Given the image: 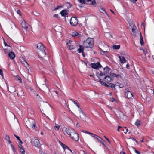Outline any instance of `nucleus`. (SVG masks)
I'll return each mask as SVG.
<instances>
[{
	"label": "nucleus",
	"instance_id": "f257e3e1",
	"mask_svg": "<svg viewBox=\"0 0 154 154\" xmlns=\"http://www.w3.org/2000/svg\"><path fill=\"white\" fill-rule=\"evenodd\" d=\"M94 40L93 38H88L83 43L84 46L86 48H91L94 45Z\"/></svg>",
	"mask_w": 154,
	"mask_h": 154
},
{
	"label": "nucleus",
	"instance_id": "f03ea898",
	"mask_svg": "<svg viewBox=\"0 0 154 154\" xmlns=\"http://www.w3.org/2000/svg\"><path fill=\"white\" fill-rule=\"evenodd\" d=\"M99 82H100L102 85L104 86L107 87H111L112 88H115L116 86L115 85L112 83H109V85H107L106 83H104L100 78H99Z\"/></svg>",
	"mask_w": 154,
	"mask_h": 154
},
{
	"label": "nucleus",
	"instance_id": "7ed1b4c3",
	"mask_svg": "<svg viewBox=\"0 0 154 154\" xmlns=\"http://www.w3.org/2000/svg\"><path fill=\"white\" fill-rule=\"evenodd\" d=\"M31 142L34 144L36 147H39L41 146V144L39 140L37 138L34 137L31 140Z\"/></svg>",
	"mask_w": 154,
	"mask_h": 154
},
{
	"label": "nucleus",
	"instance_id": "20e7f679",
	"mask_svg": "<svg viewBox=\"0 0 154 154\" xmlns=\"http://www.w3.org/2000/svg\"><path fill=\"white\" fill-rule=\"evenodd\" d=\"M70 24L73 26H76L78 23V20L77 18L72 17L70 20Z\"/></svg>",
	"mask_w": 154,
	"mask_h": 154
},
{
	"label": "nucleus",
	"instance_id": "39448f33",
	"mask_svg": "<svg viewBox=\"0 0 154 154\" xmlns=\"http://www.w3.org/2000/svg\"><path fill=\"white\" fill-rule=\"evenodd\" d=\"M70 137L75 141H78L79 139V134L75 131L73 133H72L71 135V137Z\"/></svg>",
	"mask_w": 154,
	"mask_h": 154
},
{
	"label": "nucleus",
	"instance_id": "423d86ee",
	"mask_svg": "<svg viewBox=\"0 0 154 154\" xmlns=\"http://www.w3.org/2000/svg\"><path fill=\"white\" fill-rule=\"evenodd\" d=\"M125 97L128 99H131L133 97V94L132 93L127 89L125 90Z\"/></svg>",
	"mask_w": 154,
	"mask_h": 154
},
{
	"label": "nucleus",
	"instance_id": "0eeeda50",
	"mask_svg": "<svg viewBox=\"0 0 154 154\" xmlns=\"http://www.w3.org/2000/svg\"><path fill=\"white\" fill-rule=\"evenodd\" d=\"M74 130L70 127H68L65 129V132L69 135L70 137H71V135L72 133L74 132Z\"/></svg>",
	"mask_w": 154,
	"mask_h": 154
},
{
	"label": "nucleus",
	"instance_id": "6e6552de",
	"mask_svg": "<svg viewBox=\"0 0 154 154\" xmlns=\"http://www.w3.org/2000/svg\"><path fill=\"white\" fill-rule=\"evenodd\" d=\"M72 42L70 40H67L66 44L67 45V48L69 50H72L75 48V47L72 45Z\"/></svg>",
	"mask_w": 154,
	"mask_h": 154
},
{
	"label": "nucleus",
	"instance_id": "1a4fd4ad",
	"mask_svg": "<svg viewBox=\"0 0 154 154\" xmlns=\"http://www.w3.org/2000/svg\"><path fill=\"white\" fill-rule=\"evenodd\" d=\"M91 65L92 68L94 69H97L102 67V66L99 62H97L96 63H92L91 64Z\"/></svg>",
	"mask_w": 154,
	"mask_h": 154
},
{
	"label": "nucleus",
	"instance_id": "9d476101",
	"mask_svg": "<svg viewBox=\"0 0 154 154\" xmlns=\"http://www.w3.org/2000/svg\"><path fill=\"white\" fill-rule=\"evenodd\" d=\"M112 80V76H111L110 75L106 76L104 78V81L108 84H109Z\"/></svg>",
	"mask_w": 154,
	"mask_h": 154
},
{
	"label": "nucleus",
	"instance_id": "9b49d317",
	"mask_svg": "<svg viewBox=\"0 0 154 154\" xmlns=\"http://www.w3.org/2000/svg\"><path fill=\"white\" fill-rule=\"evenodd\" d=\"M38 54L41 58H43L46 54L45 51L44 49H42L41 50H40L38 53Z\"/></svg>",
	"mask_w": 154,
	"mask_h": 154
},
{
	"label": "nucleus",
	"instance_id": "f8f14e48",
	"mask_svg": "<svg viewBox=\"0 0 154 154\" xmlns=\"http://www.w3.org/2000/svg\"><path fill=\"white\" fill-rule=\"evenodd\" d=\"M91 136L94 138L97 139L100 143L103 141L102 139L94 134H91Z\"/></svg>",
	"mask_w": 154,
	"mask_h": 154
},
{
	"label": "nucleus",
	"instance_id": "ddd939ff",
	"mask_svg": "<svg viewBox=\"0 0 154 154\" xmlns=\"http://www.w3.org/2000/svg\"><path fill=\"white\" fill-rule=\"evenodd\" d=\"M30 127L32 129H35L37 128L35 122L32 120H31L30 121Z\"/></svg>",
	"mask_w": 154,
	"mask_h": 154
},
{
	"label": "nucleus",
	"instance_id": "4468645a",
	"mask_svg": "<svg viewBox=\"0 0 154 154\" xmlns=\"http://www.w3.org/2000/svg\"><path fill=\"white\" fill-rule=\"evenodd\" d=\"M79 115L80 118L82 120L85 119V115L83 112L82 111L81 108L79 109Z\"/></svg>",
	"mask_w": 154,
	"mask_h": 154
},
{
	"label": "nucleus",
	"instance_id": "2eb2a0df",
	"mask_svg": "<svg viewBox=\"0 0 154 154\" xmlns=\"http://www.w3.org/2000/svg\"><path fill=\"white\" fill-rule=\"evenodd\" d=\"M61 15L63 17H67V15H68V13L67 11L65 10H62L60 13Z\"/></svg>",
	"mask_w": 154,
	"mask_h": 154
},
{
	"label": "nucleus",
	"instance_id": "dca6fc26",
	"mask_svg": "<svg viewBox=\"0 0 154 154\" xmlns=\"http://www.w3.org/2000/svg\"><path fill=\"white\" fill-rule=\"evenodd\" d=\"M71 35L72 37L74 38L76 37L77 36L78 37L81 36V35L76 32H72L71 34Z\"/></svg>",
	"mask_w": 154,
	"mask_h": 154
},
{
	"label": "nucleus",
	"instance_id": "f3484780",
	"mask_svg": "<svg viewBox=\"0 0 154 154\" xmlns=\"http://www.w3.org/2000/svg\"><path fill=\"white\" fill-rule=\"evenodd\" d=\"M121 74H116L115 73H110V75L111 76H112V77H116L117 78H120L121 77Z\"/></svg>",
	"mask_w": 154,
	"mask_h": 154
},
{
	"label": "nucleus",
	"instance_id": "a211bd4d",
	"mask_svg": "<svg viewBox=\"0 0 154 154\" xmlns=\"http://www.w3.org/2000/svg\"><path fill=\"white\" fill-rule=\"evenodd\" d=\"M17 95L21 97L22 98H24V92L22 91H19L18 93H17Z\"/></svg>",
	"mask_w": 154,
	"mask_h": 154
},
{
	"label": "nucleus",
	"instance_id": "6ab92c4d",
	"mask_svg": "<svg viewBox=\"0 0 154 154\" xmlns=\"http://www.w3.org/2000/svg\"><path fill=\"white\" fill-rule=\"evenodd\" d=\"M60 143L61 146L63 147L64 150H65V149H67L69 150L71 152H72L71 150L66 145L63 144L60 141Z\"/></svg>",
	"mask_w": 154,
	"mask_h": 154
},
{
	"label": "nucleus",
	"instance_id": "aec40b11",
	"mask_svg": "<svg viewBox=\"0 0 154 154\" xmlns=\"http://www.w3.org/2000/svg\"><path fill=\"white\" fill-rule=\"evenodd\" d=\"M110 70V69L108 66H106L104 68V72L106 75L108 74Z\"/></svg>",
	"mask_w": 154,
	"mask_h": 154
},
{
	"label": "nucleus",
	"instance_id": "412c9836",
	"mask_svg": "<svg viewBox=\"0 0 154 154\" xmlns=\"http://www.w3.org/2000/svg\"><path fill=\"white\" fill-rule=\"evenodd\" d=\"M8 56L11 59H14L15 57V53L13 52H10L8 54Z\"/></svg>",
	"mask_w": 154,
	"mask_h": 154
},
{
	"label": "nucleus",
	"instance_id": "4be33fe9",
	"mask_svg": "<svg viewBox=\"0 0 154 154\" xmlns=\"http://www.w3.org/2000/svg\"><path fill=\"white\" fill-rule=\"evenodd\" d=\"M119 58L121 63H124L126 62V60L124 57L123 56H119Z\"/></svg>",
	"mask_w": 154,
	"mask_h": 154
},
{
	"label": "nucleus",
	"instance_id": "5701e85b",
	"mask_svg": "<svg viewBox=\"0 0 154 154\" xmlns=\"http://www.w3.org/2000/svg\"><path fill=\"white\" fill-rule=\"evenodd\" d=\"M21 25L22 27L25 29L26 30L28 28L27 24L25 21L22 22Z\"/></svg>",
	"mask_w": 154,
	"mask_h": 154
},
{
	"label": "nucleus",
	"instance_id": "b1692460",
	"mask_svg": "<svg viewBox=\"0 0 154 154\" xmlns=\"http://www.w3.org/2000/svg\"><path fill=\"white\" fill-rule=\"evenodd\" d=\"M135 28H134V26H133V28H132V29L131 34H132V35L134 36H136V31H137V30L136 29V28L135 27Z\"/></svg>",
	"mask_w": 154,
	"mask_h": 154
},
{
	"label": "nucleus",
	"instance_id": "393cba45",
	"mask_svg": "<svg viewBox=\"0 0 154 154\" xmlns=\"http://www.w3.org/2000/svg\"><path fill=\"white\" fill-rule=\"evenodd\" d=\"M43 47L42 44L39 43L37 44L36 48L39 50V51L41 50L42 49H44Z\"/></svg>",
	"mask_w": 154,
	"mask_h": 154
},
{
	"label": "nucleus",
	"instance_id": "a878e982",
	"mask_svg": "<svg viewBox=\"0 0 154 154\" xmlns=\"http://www.w3.org/2000/svg\"><path fill=\"white\" fill-rule=\"evenodd\" d=\"M84 48L82 45L80 46V48L78 49L77 51L79 53L83 52Z\"/></svg>",
	"mask_w": 154,
	"mask_h": 154
},
{
	"label": "nucleus",
	"instance_id": "bb28decb",
	"mask_svg": "<svg viewBox=\"0 0 154 154\" xmlns=\"http://www.w3.org/2000/svg\"><path fill=\"white\" fill-rule=\"evenodd\" d=\"M140 43L141 45H143L144 44V42L143 39V37L141 33H140Z\"/></svg>",
	"mask_w": 154,
	"mask_h": 154
},
{
	"label": "nucleus",
	"instance_id": "cd10ccee",
	"mask_svg": "<svg viewBox=\"0 0 154 154\" xmlns=\"http://www.w3.org/2000/svg\"><path fill=\"white\" fill-rule=\"evenodd\" d=\"M140 121L137 120L136 122L135 123V125H136L137 127H139L140 125Z\"/></svg>",
	"mask_w": 154,
	"mask_h": 154
},
{
	"label": "nucleus",
	"instance_id": "c85d7f7f",
	"mask_svg": "<svg viewBox=\"0 0 154 154\" xmlns=\"http://www.w3.org/2000/svg\"><path fill=\"white\" fill-rule=\"evenodd\" d=\"M120 45H113L112 46V48L113 49H118L120 48Z\"/></svg>",
	"mask_w": 154,
	"mask_h": 154
},
{
	"label": "nucleus",
	"instance_id": "c756f323",
	"mask_svg": "<svg viewBox=\"0 0 154 154\" xmlns=\"http://www.w3.org/2000/svg\"><path fill=\"white\" fill-rule=\"evenodd\" d=\"M14 136L16 137V138L20 141L21 144L23 143V142L21 141V140L20 139V137L17 136V135H15V134H14Z\"/></svg>",
	"mask_w": 154,
	"mask_h": 154
},
{
	"label": "nucleus",
	"instance_id": "7c9ffc66",
	"mask_svg": "<svg viewBox=\"0 0 154 154\" xmlns=\"http://www.w3.org/2000/svg\"><path fill=\"white\" fill-rule=\"evenodd\" d=\"M108 52V51H103L101 50L100 53L102 55H106Z\"/></svg>",
	"mask_w": 154,
	"mask_h": 154
},
{
	"label": "nucleus",
	"instance_id": "2f4dec72",
	"mask_svg": "<svg viewBox=\"0 0 154 154\" xmlns=\"http://www.w3.org/2000/svg\"><path fill=\"white\" fill-rule=\"evenodd\" d=\"M15 78L17 80H18L20 81V83H21L22 82L21 77H20L19 76L17 75L16 77Z\"/></svg>",
	"mask_w": 154,
	"mask_h": 154
},
{
	"label": "nucleus",
	"instance_id": "473e14b6",
	"mask_svg": "<svg viewBox=\"0 0 154 154\" xmlns=\"http://www.w3.org/2000/svg\"><path fill=\"white\" fill-rule=\"evenodd\" d=\"M19 151L20 154H25V151L24 149H19Z\"/></svg>",
	"mask_w": 154,
	"mask_h": 154
},
{
	"label": "nucleus",
	"instance_id": "72a5a7b5",
	"mask_svg": "<svg viewBox=\"0 0 154 154\" xmlns=\"http://www.w3.org/2000/svg\"><path fill=\"white\" fill-rule=\"evenodd\" d=\"M90 5H93L94 6H96L97 5L96 4V2L95 0H93L91 2V3L90 4Z\"/></svg>",
	"mask_w": 154,
	"mask_h": 154
},
{
	"label": "nucleus",
	"instance_id": "f704fd0d",
	"mask_svg": "<svg viewBox=\"0 0 154 154\" xmlns=\"http://www.w3.org/2000/svg\"><path fill=\"white\" fill-rule=\"evenodd\" d=\"M23 64L24 66L26 67H27L28 66V64L27 62L25 60H24L23 62Z\"/></svg>",
	"mask_w": 154,
	"mask_h": 154
},
{
	"label": "nucleus",
	"instance_id": "c9c22d12",
	"mask_svg": "<svg viewBox=\"0 0 154 154\" xmlns=\"http://www.w3.org/2000/svg\"><path fill=\"white\" fill-rule=\"evenodd\" d=\"M11 148H12V149L13 150V151L15 152V153L16 152V150L15 149L14 146L12 145V144H11Z\"/></svg>",
	"mask_w": 154,
	"mask_h": 154
},
{
	"label": "nucleus",
	"instance_id": "e433bc0d",
	"mask_svg": "<svg viewBox=\"0 0 154 154\" xmlns=\"http://www.w3.org/2000/svg\"><path fill=\"white\" fill-rule=\"evenodd\" d=\"M4 45H5V46H8V49L9 50H11V47L10 46H8L7 44V43L5 41H4Z\"/></svg>",
	"mask_w": 154,
	"mask_h": 154
},
{
	"label": "nucleus",
	"instance_id": "4c0bfd02",
	"mask_svg": "<svg viewBox=\"0 0 154 154\" xmlns=\"http://www.w3.org/2000/svg\"><path fill=\"white\" fill-rule=\"evenodd\" d=\"M53 17L57 18L58 19H59L60 18L58 17V14H55L53 16Z\"/></svg>",
	"mask_w": 154,
	"mask_h": 154
},
{
	"label": "nucleus",
	"instance_id": "58836bf2",
	"mask_svg": "<svg viewBox=\"0 0 154 154\" xmlns=\"http://www.w3.org/2000/svg\"><path fill=\"white\" fill-rule=\"evenodd\" d=\"M5 139L7 141H8L10 140V138L9 136L8 135H6L5 137Z\"/></svg>",
	"mask_w": 154,
	"mask_h": 154
},
{
	"label": "nucleus",
	"instance_id": "ea45409f",
	"mask_svg": "<svg viewBox=\"0 0 154 154\" xmlns=\"http://www.w3.org/2000/svg\"><path fill=\"white\" fill-rule=\"evenodd\" d=\"M125 129L123 130V131L124 132V133L125 134H126L127 132H128V129L126 127L124 128Z\"/></svg>",
	"mask_w": 154,
	"mask_h": 154
},
{
	"label": "nucleus",
	"instance_id": "a19ab883",
	"mask_svg": "<svg viewBox=\"0 0 154 154\" xmlns=\"http://www.w3.org/2000/svg\"><path fill=\"white\" fill-rule=\"evenodd\" d=\"M119 116H120V118L122 117V116H124V113L122 112L121 111L119 112Z\"/></svg>",
	"mask_w": 154,
	"mask_h": 154
},
{
	"label": "nucleus",
	"instance_id": "79ce46f5",
	"mask_svg": "<svg viewBox=\"0 0 154 154\" xmlns=\"http://www.w3.org/2000/svg\"><path fill=\"white\" fill-rule=\"evenodd\" d=\"M78 1L80 3L82 4H85V0H78Z\"/></svg>",
	"mask_w": 154,
	"mask_h": 154
},
{
	"label": "nucleus",
	"instance_id": "37998d69",
	"mask_svg": "<svg viewBox=\"0 0 154 154\" xmlns=\"http://www.w3.org/2000/svg\"><path fill=\"white\" fill-rule=\"evenodd\" d=\"M83 132L85 133H86L88 134H90V135H91V134H92V133H90L89 132H88L85 130H83Z\"/></svg>",
	"mask_w": 154,
	"mask_h": 154
},
{
	"label": "nucleus",
	"instance_id": "c03bdc74",
	"mask_svg": "<svg viewBox=\"0 0 154 154\" xmlns=\"http://www.w3.org/2000/svg\"><path fill=\"white\" fill-rule=\"evenodd\" d=\"M22 144H19L18 145V146L20 148V149H24L23 148V147L22 146V145H21Z\"/></svg>",
	"mask_w": 154,
	"mask_h": 154
},
{
	"label": "nucleus",
	"instance_id": "a18cd8bd",
	"mask_svg": "<svg viewBox=\"0 0 154 154\" xmlns=\"http://www.w3.org/2000/svg\"><path fill=\"white\" fill-rule=\"evenodd\" d=\"M0 75L3 78V75L2 70L1 69H0Z\"/></svg>",
	"mask_w": 154,
	"mask_h": 154
},
{
	"label": "nucleus",
	"instance_id": "49530a36",
	"mask_svg": "<svg viewBox=\"0 0 154 154\" xmlns=\"http://www.w3.org/2000/svg\"><path fill=\"white\" fill-rule=\"evenodd\" d=\"M100 76H103V75H106L105 74V73H104V72H103L102 71H101L100 73Z\"/></svg>",
	"mask_w": 154,
	"mask_h": 154
},
{
	"label": "nucleus",
	"instance_id": "de8ad7c7",
	"mask_svg": "<svg viewBox=\"0 0 154 154\" xmlns=\"http://www.w3.org/2000/svg\"><path fill=\"white\" fill-rule=\"evenodd\" d=\"M54 129L56 130H58L59 129V128H60V126H54Z\"/></svg>",
	"mask_w": 154,
	"mask_h": 154
},
{
	"label": "nucleus",
	"instance_id": "09e8293b",
	"mask_svg": "<svg viewBox=\"0 0 154 154\" xmlns=\"http://www.w3.org/2000/svg\"><path fill=\"white\" fill-rule=\"evenodd\" d=\"M143 52V53L145 54H146L147 53V52L146 51V49H142Z\"/></svg>",
	"mask_w": 154,
	"mask_h": 154
},
{
	"label": "nucleus",
	"instance_id": "8fccbe9b",
	"mask_svg": "<svg viewBox=\"0 0 154 154\" xmlns=\"http://www.w3.org/2000/svg\"><path fill=\"white\" fill-rule=\"evenodd\" d=\"M96 75L98 78H99V79L100 78L99 76H100V73H99V72H97L96 73ZM98 79L99 80V79ZM98 81L99 82V80Z\"/></svg>",
	"mask_w": 154,
	"mask_h": 154
},
{
	"label": "nucleus",
	"instance_id": "3c124183",
	"mask_svg": "<svg viewBox=\"0 0 154 154\" xmlns=\"http://www.w3.org/2000/svg\"><path fill=\"white\" fill-rule=\"evenodd\" d=\"M61 7V6H58L56 8H55L54 10H57L58 9L60 8Z\"/></svg>",
	"mask_w": 154,
	"mask_h": 154
},
{
	"label": "nucleus",
	"instance_id": "603ef678",
	"mask_svg": "<svg viewBox=\"0 0 154 154\" xmlns=\"http://www.w3.org/2000/svg\"><path fill=\"white\" fill-rule=\"evenodd\" d=\"M134 151L137 154H140V152L135 149H134Z\"/></svg>",
	"mask_w": 154,
	"mask_h": 154
},
{
	"label": "nucleus",
	"instance_id": "864d4df0",
	"mask_svg": "<svg viewBox=\"0 0 154 154\" xmlns=\"http://www.w3.org/2000/svg\"><path fill=\"white\" fill-rule=\"evenodd\" d=\"M17 14H19L20 15H21V14H20L21 12L19 10H18L17 11Z\"/></svg>",
	"mask_w": 154,
	"mask_h": 154
},
{
	"label": "nucleus",
	"instance_id": "5fc2aeb1",
	"mask_svg": "<svg viewBox=\"0 0 154 154\" xmlns=\"http://www.w3.org/2000/svg\"><path fill=\"white\" fill-rule=\"evenodd\" d=\"M115 100V99L113 98H110V101L112 102H113Z\"/></svg>",
	"mask_w": 154,
	"mask_h": 154
},
{
	"label": "nucleus",
	"instance_id": "6e6d98bb",
	"mask_svg": "<svg viewBox=\"0 0 154 154\" xmlns=\"http://www.w3.org/2000/svg\"><path fill=\"white\" fill-rule=\"evenodd\" d=\"M104 137L107 140V141L109 143H110V141H109V139L107 137H106V136H104Z\"/></svg>",
	"mask_w": 154,
	"mask_h": 154
},
{
	"label": "nucleus",
	"instance_id": "4d7b16f0",
	"mask_svg": "<svg viewBox=\"0 0 154 154\" xmlns=\"http://www.w3.org/2000/svg\"><path fill=\"white\" fill-rule=\"evenodd\" d=\"M119 88H123L124 87L123 85L122 84H120L119 85Z\"/></svg>",
	"mask_w": 154,
	"mask_h": 154
},
{
	"label": "nucleus",
	"instance_id": "13d9d810",
	"mask_svg": "<svg viewBox=\"0 0 154 154\" xmlns=\"http://www.w3.org/2000/svg\"><path fill=\"white\" fill-rule=\"evenodd\" d=\"M120 154H125V153L124 152V150H122L120 152Z\"/></svg>",
	"mask_w": 154,
	"mask_h": 154
},
{
	"label": "nucleus",
	"instance_id": "bf43d9fd",
	"mask_svg": "<svg viewBox=\"0 0 154 154\" xmlns=\"http://www.w3.org/2000/svg\"><path fill=\"white\" fill-rule=\"evenodd\" d=\"M71 101H72L73 102L74 104H75V105H77L78 104V103L76 102H75V101L73 100L72 99H71Z\"/></svg>",
	"mask_w": 154,
	"mask_h": 154
},
{
	"label": "nucleus",
	"instance_id": "052dcab7",
	"mask_svg": "<svg viewBox=\"0 0 154 154\" xmlns=\"http://www.w3.org/2000/svg\"><path fill=\"white\" fill-rule=\"evenodd\" d=\"M100 143H101L104 146H106V145L104 144V143L103 142V141Z\"/></svg>",
	"mask_w": 154,
	"mask_h": 154
},
{
	"label": "nucleus",
	"instance_id": "680f3d73",
	"mask_svg": "<svg viewBox=\"0 0 154 154\" xmlns=\"http://www.w3.org/2000/svg\"><path fill=\"white\" fill-rule=\"evenodd\" d=\"M45 105L46 106H48L49 105V104H48V103H47L46 102H45Z\"/></svg>",
	"mask_w": 154,
	"mask_h": 154
},
{
	"label": "nucleus",
	"instance_id": "e2e57ef3",
	"mask_svg": "<svg viewBox=\"0 0 154 154\" xmlns=\"http://www.w3.org/2000/svg\"><path fill=\"white\" fill-rule=\"evenodd\" d=\"M129 65L128 63L126 65V68L128 69H129Z\"/></svg>",
	"mask_w": 154,
	"mask_h": 154
},
{
	"label": "nucleus",
	"instance_id": "0e129e2a",
	"mask_svg": "<svg viewBox=\"0 0 154 154\" xmlns=\"http://www.w3.org/2000/svg\"><path fill=\"white\" fill-rule=\"evenodd\" d=\"M101 10H102V11H101V12L103 13L104 12H105V11L103 8H101Z\"/></svg>",
	"mask_w": 154,
	"mask_h": 154
},
{
	"label": "nucleus",
	"instance_id": "69168bd1",
	"mask_svg": "<svg viewBox=\"0 0 154 154\" xmlns=\"http://www.w3.org/2000/svg\"><path fill=\"white\" fill-rule=\"evenodd\" d=\"M36 96L37 99H38L39 98H40V96H38V94H37Z\"/></svg>",
	"mask_w": 154,
	"mask_h": 154
},
{
	"label": "nucleus",
	"instance_id": "338daca9",
	"mask_svg": "<svg viewBox=\"0 0 154 154\" xmlns=\"http://www.w3.org/2000/svg\"><path fill=\"white\" fill-rule=\"evenodd\" d=\"M130 138V139H133V140H134V141H136V142H137V140H136L134 138H132V137Z\"/></svg>",
	"mask_w": 154,
	"mask_h": 154
},
{
	"label": "nucleus",
	"instance_id": "774afa93",
	"mask_svg": "<svg viewBox=\"0 0 154 154\" xmlns=\"http://www.w3.org/2000/svg\"><path fill=\"white\" fill-rule=\"evenodd\" d=\"M8 141V143L9 144H11L12 143V142L10 140Z\"/></svg>",
	"mask_w": 154,
	"mask_h": 154
}]
</instances>
